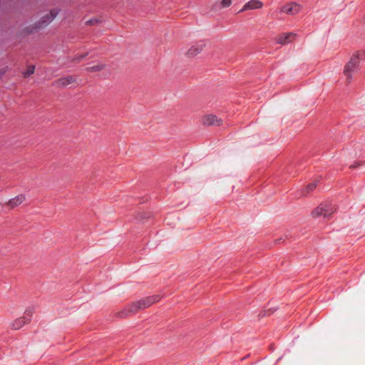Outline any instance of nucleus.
Segmentation results:
<instances>
[{
  "mask_svg": "<svg viewBox=\"0 0 365 365\" xmlns=\"http://www.w3.org/2000/svg\"><path fill=\"white\" fill-rule=\"evenodd\" d=\"M262 2L259 0H250L244 5L243 8L241 9V11H244L245 10L249 9H260L262 7Z\"/></svg>",
  "mask_w": 365,
  "mask_h": 365,
  "instance_id": "9",
  "label": "nucleus"
},
{
  "mask_svg": "<svg viewBox=\"0 0 365 365\" xmlns=\"http://www.w3.org/2000/svg\"><path fill=\"white\" fill-rule=\"evenodd\" d=\"M26 200V196L25 195L20 194L15 197L9 200L6 205L8 206L10 209H13L15 207L19 206L21 203H23Z\"/></svg>",
  "mask_w": 365,
  "mask_h": 365,
  "instance_id": "8",
  "label": "nucleus"
},
{
  "mask_svg": "<svg viewBox=\"0 0 365 365\" xmlns=\"http://www.w3.org/2000/svg\"><path fill=\"white\" fill-rule=\"evenodd\" d=\"M301 9L300 5L292 2L287 4H285L281 8V12L286 13L289 15H295L299 13Z\"/></svg>",
  "mask_w": 365,
  "mask_h": 365,
  "instance_id": "6",
  "label": "nucleus"
},
{
  "mask_svg": "<svg viewBox=\"0 0 365 365\" xmlns=\"http://www.w3.org/2000/svg\"><path fill=\"white\" fill-rule=\"evenodd\" d=\"M160 299V295H153L150 297H144L139 301L129 304L125 309L120 314V317H124L129 313H135L138 310L143 309L149 307L154 303Z\"/></svg>",
  "mask_w": 365,
  "mask_h": 365,
  "instance_id": "1",
  "label": "nucleus"
},
{
  "mask_svg": "<svg viewBox=\"0 0 365 365\" xmlns=\"http://www.w3.org/2000/svg\"><path fill=\"white\" fill-rule=\"evenodd\" d=\"M87 56V53H85L83 55L77 56L73 61H76L77 62L81 61L83 58H84Z\"/></svg>",
  "mask_w": 365,
  "mask_h": 365,
  "instance_id": "19",
  "label": "nucleus"
},
{
  "mask_svg": "<svg viewBox=\"0 0 365 365\" xmlns=\"http://www.w3.org/2000/svg\"><path fill=\"white\" fill-rule=\"evenodd\" d=\"M316 187H317V182H312V183L309 184L307 186V187L304 189V190L303 191V195H307V194L309 193L311 191L314 190Z\"/></svg>",
  "mask_w": 365,
  "mask_h": 365,
  "instance_id": "16",
  "label": "nucleus"
},
{
  "mask_svg": "<svg viewBox=\"0 0 365 365\" xmlns=\"http://www.w3.org/2000/svg\"><path fill=\"white\" fill-rule=\"evenodd\" d=\"M322 205H324L323 210L324 211V217H329L332 213H334L336 211V208L334 205L329 203H322Z\"/></svg>",
  "mask_w": 365,
  "mask_h": 365,
  "instance_id": "12",
  "label": "nucleus"
},
{
  "mask_svg": "<svg viewBox=\"0 0 365 365\" xmlns=\"http://www.w3.org/2000/svg\"><path fill=\"white\" fill-rule=\"evenodd\" d=\"M35 71V66L31 65L28 67L27 70L24 72L23 76L24 78L29 77L30 75L33 74Z\"/></svg>",
  "mask_w": 365,
  "mask_h": 365,
  "instance_id": "17",
  "label": "nucleus"
},
{
  "mask_svg": "<svg viewBox=\"0 0 365 365\" xmlns=\"http://www.w3.org/2000/svg\"><path fill=\"white\" fill-rule=\"evenodd\" d=\"M296 36L297 34L295 33H283L278 35L276 37L275 41L279 44L285 45L292 42Z\"/></svg>",
  "mask_w": 365,
  "mask_h": 365,
  "instance_id": "5",
  "label": "nucleus"
},
{
  "mask_svg": "<svg viewBox=\"0 0 365 365\" xmlns=\"http://www.w3.org/2000/svg\"><path fill=\"white\" fill-rule=\"evenodd\" d=\"M203 49L202 44H196L192 46L187 52L188 57H193L197 54L200 53Z\"/></svg>",
  "mask_w": 365,
  "mask_h": 365,
  "instance_id": "11",
  "label": "nucleus"
},
{
  "mask_svg": "<svg viewBox=\"0 0 365 365\" xmlns=\"http://www.w3.org/2000/svg\"><path fill=\"white\" fill-rule=\"evenodd\" d=\"M359 165V163H356V164L351 165H350V168H356Z\"/></svg>",
  "mask_w": 365,
  "mask_h": 365,
  "instance_id": "21",
  "label": "nucleus"
},
{
  "mask_svg": "<svg viewBox=\"0 0 365 365\" xmlns=\"http://www.w3.org/2000/svg\"><path fill=\"white\" fill-rule=\"evenodd\" d=\"M323 209H324V205H320L312 212V216L314 217L324 216V211L323 210Z\"/></svg>",
  "mask_w": 365,
  "mask_h": 365,
  "instance_id": "14",
  "label": "nucleus"
},
{
  "mask_svg": "<svg viewBox=\"0 0 365 365\" xmlns=\"http://www.w3.org/2000/svg\"><path fill=\"white\" fill-rule=\"evenodd\" d=\"M98 21L97 19H91V20L88 21L86 22V24H88V25H93V24H95L98 23Z\"/></svg>",
  "mask_w": 365,
  "mask_h": 365,
  "instance_id": "20",
  "label": "nucleus"
},
{
  "mask_svg": "<svg viewBox=\"0 0 365 365\" xmlns=\"http://www.w3.org/2000/svg\"><path fill=\"white\" fill-rule=\"evenodd\" d=\"M360 55L359 53L354 55L344 67V73L346 77L347 83L351 81L352 73L358 69Z\"/></svg>",
  "mask_w": 365,
  "mask_h": 365,
  "instance_id": "2",
  "label": "nucleus"
},
{
  "mask_svg": "<svg viewBox=\"0 0 365 365\" xmlns=\"http://www.w3.org/2000/svg\"><path fill=\"white\" fill-rule=\"evenodd\" d=\"M220 4L222 8H226L230 6L232 0H222Z\"/></svg>",
  "mask_w": 365,
  "mask_h": 365,
  "instance_id": "18",
  "label": "nucleus"
},
{
  "mask_svg": "<svg viewBox=\"0 0 365 365\" xmlns=\"http://www.w3.org/2000/svg\"><path fill=\"white\" fill-rule=\"evenodd\" d=\"M28 321L25 319V318L20 317L16 319H15L11 324V328L14 330H18L21 329L24 325L26 324H28Z\"/></svg>",
  "mask_w": 365,
  "mask_h": 365,
  "instance_id": "10",
  "label": "nucleus"
},
{
  "mask_svg": "<svg viewBox=\"0 0 365 365\" xmlns=\"http://www.w3.org/2000/svg\"><path fill=\"white\" fill-rule=\"evenodd\" d=\"M104 67H105L104 64L98 63V64H96V65L93 66L87 67L86 68V70L88 72L93 73V72H98V71H102L104 68Z\"/></svg>",
  "mask_w": 365,
  "mask_h": 365,
  "instance_id": "13",
  "label": "nucleus"
},
{
  "mask_svg": "<svg viewBox=\"0 0 365 365\" xmlns=\"http://www.w3.org/2000/svg\"><path fill=\"white\" fill-rule=\"evenodd\" d=\"M202 123L206 126L220 125L222 123V120L217 116L212 114H207L202 116Z\"/></svg>",
  "mask_w": 365,
  "mask_h": 365,
  "instance_id": "3",
  "label": "nucleus"
},
{
  "mask_svg": "<svg viewBox=\"0 0 365 365\" xmlns=\"http://www.w3.org/2000/svg\"><path fill=\"white\" fill-rule=\"evenodd\" d=\"M76 81V78L73 76H68L61 78L53 82V85L56 87H65L70 84H72Z\"/></svg>",
  "mask_w": 365,
  "mask_h": 365,
  "instance_id": "7",
  "label": "nucleus"
},
{
  "mask_svg": "<svg viewBox=\"0 0 365 365\" xmlns=\"http://www.w3.org/2000/svg\"><path fill=\"white\" fill-rule=\"evenodd\" d=\"M33 314H34V308L33 307H28L25 312H24V315L23 316L24 318H25V319H26L28 321V322L29 323L31 320V317L33 316Z\"/></svg>",
  "mask_w": 365,
  "mask_h": 365,
  "instance_id": "15",
  "label": "nucleus"
},
{
  "mask_svg": "<svg viewBox=\"0 0 365 365\" xmlns=\"http://www.w3.org/2000/svg\"><path fill=\"white\" fill-rule=\"evenodd\" d=\"M57 14L58 11L56 9L51 10L49 14H46L39 20L37 24V28L40 29L47 26L56 18Z\"/></svg>",
  "mask_w": 365,
  "mask_h": 365,
  "instance_id": "4",
  "label": "nucleus"
}]
</instances>
